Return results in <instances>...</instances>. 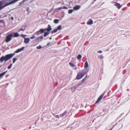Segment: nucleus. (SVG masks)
I'll use <instances>...</instances> for the list:
<instances>
[{
    "mask_svg": "<svg viewBox=\"0 0 130 130\" xmlns=\"http://www.w3.org/2000/svg\"><path fill=\"white\" fill-rule=\"evenodd\" d=\"M54 22L55 23L57 24L58 22V20L57 19H55L54 20Z\"/></svg>",
    "mask_w": 130,
    "mask_h": 130,
    "instance_id": "a211bd4d",
    "label": "nucleus"
},
{
    "mask_svg": "<svg viewBox=\"0 0 130 130\" xmlns=\"http://www.w3.org/2000/svg\"><path fill=\"white\" fill-rule=\"evenodd\" d=\"M11 19L12 20H13V18L12 17H11Z\"/></svg>",
    "mask_w": 130,
    "mask_h": 130,
    "instance_id": "f704fd0d",
    "label": "nucleus"
},
{
    "mask_svg": "<svg viewBox=\"0 0 130 130\" xmlns=\"http://www.w3.org/2000/svg\"><path fill=\"white\" fill-rule=\"evenodd\" d=\"M52 38L51 37L50 38V40H51L52 39Z\"/></svg>",
    "mask_w": 130,
    "mask_h": 130,
    "instance_id": "c9c22d12",
    "label": "nucleus"
},
{
    "mask_svg": "<svg viewBox=\"0 0 130 130\" xmlns=\"http://www.w3.org/2000/svg\"><path fill=\"white\" fill-rule=\"evenodd\" d=\"M50 32H45L44 35V37H45L47 36L49 34Z\"/></svg>",
    "mask_w": 130,
    "mask_h": 130,
    "instance_id": "dca6fc26",
    "label": "nucleus"
},
{
    "mask_svg": "<svg viewBox=\"0 0 130 130\" xmlns=\"http://www.w3.org/2000/svg\"><path fill=\"white\" fill-rule=\"evenodd\" d=\"M12 64H10L8 67V68L9 69H10L12 67Z\"/></svg>",
    "mask_w": 130,
    "mask_h": 130,
    "instance_id": "4be33fe9",
    "label": "nucleus"
},
{
    "mask_svg": "<svg viewBox=\"0 0 130 130\" xmlns=\"http://www.w3.org/2000/svg\"><path fill=\"white\" fill-rule=\"evenodd\" d=\"M73 11V10H68V13H71Z\"/></svg>",
    "mask_w": 130,
    "mask_h": 130,
    "instance_id": "412c9836",
    "label": "nucleus"
},
{
    "mask_svg": "<svg viewBox=\"0 0 130 130\" xmlns=\"http://www.w3.org/2000/svg\"><path fill=\"white\" fill-rule=\"evenodd\" d=\"M6 72L7 71H5L1 73L0 74V78L4 75L6 73Z\"/></svg>",
    "mask_w": 130,
    "mask_h": 130,
    "instance_id": "f8f14e48",
    "label": "nucleus"
},
{
    "mask_svg": "<svg viewBox=\"0 0 130 130\" xmlns=\"http://www.w3.org/2000/svg\"><path fill=\"white\" fill-rule=\"evenodd\" d=\"M82 57V56L80 55H78L77 57V59H79L81 58Z\"/></svg>",
    "mask_w": 130,
    "mask_h": 130,
    "instance_id": "aec40b11",
    "label": "nucleus"
},
{
    "mask_svg": "<svg viewBox=\"0 0 130 130\" xmlns=\"http://www.w3.org/2000/svg\"><path fill=\"white\" fill-rule=\"evenodd\" d=\"M56 117L58 118H59V116L58 115H57Z\"/></svg>",
    "mask_w": 130,
    "mask_h": 130,
    "instance_id": "7c9ffc66",
    "label": "nucleus"
},
{
    "mask_svg": "<svg viewBox=\"0 0 130 130\" xmlns=\"http://www.w3.org/2000/svg\"><path fill=\"white\" fill-rule=\"evenodd\" d=\"M40 38L41 39H43V37L42 36H41L40 37Z\"/></svg>",
    "mask_w": 130,
    "mask_h": 130,
    "instance_id": "c756f323",
    "label": "nucleus"
},
{
    "mask_svg": "<svg viewBox=\"0 0 130 130\" xmlns=\"http://www.w3.org/2000/svg\"><path fill=\"white\" fill-rule=\"evenodd\" d=\"M89 67L87 61H86L84 64V67L85 68H88Z\"/></svg>",
    "mask_w": 130,
    "mask_h": 130,
    "instance_id": "9b49d317",
    "label": "nucleus"
},
{
    "mask_svg": "<svg viewBox=\"0 0 130 130\" xmlns=\"http://www.w3.org/2000/svg\"><path fill=\"white\" fill-rule=\"evenodd\" d=\"M58 30L57 29H55L54 30H52L51 32L52 34L53 33H56L57 31Z\"/></svg>",
    "mask_w": 130,
    "mask_h": 130,
    "instance_id": "4468645a",
    "label": "nucleus"
},
{
    "mask_svg": "<svg viewBox=\"0 0 130 130\" xmlns=\"http://www.w3.org/2000/svg\"><path fill=\"white\" fill-rule=\"evenodd\" d=\"M69 65L72 67H74L75 66V64L72 62H70L69 63Z\"/></svg>",
    "mask_w": 130,
    "mask_h": 130,
    "instance_id": "ddd939ff",
    "label": "nucleus"
},
{
    "mask_svg": "<svg viewBox=\"0 0 130 130\" xmlns=\"http://www.w3.org/2000/svg\"><path fill=\"white\" fill-rule=\"evenodd\" d=\"M61 26H58L57 27V30H60L61 29Z\"/></svg>",
    "mask_w": 130,
    "mask_h": 130,
    "instance_id": "5701e85b",
    "label": "nucleus"
},
{
    "mask_svg": "<svg viewBox=\"0 0 130 130\" xmlns=\"http://www.w3.org/2000/svg\"><path fill=\"white\" fill-rule=\"evenodd\" d=\"M86 73L84 71L80 72L77 74L76 78L78 79H80L82 78L85 75Z\"/></svg>",
    "mask_w": 130,
    "mask_h": 130,
    "instance_id": "f03ea898",
    "label": "nucleus"
},
{
    "mask_svg": "<svg viewBox=\"0 0 130 130\" xmlns=\"http://www.w3.org/2000/svg\"><path fill=\"white\" fill-rule=\"evenodd\" d=\"M21 36L24 39H25V38H26L25 36V35H21Z\"/></svg>",
    "mask_w": 130,
    "mask_h": 130,
    "instance_id": "a878e982",
    "label": "nucleus"
},
{
    "mask_svg": "<svg viewBox=\"0 0 130 130\" xmlns=\"http://www.w3.org/2000/svg\"><path fill=\"white\" fill-rule=\"evenodd\" d=\"M35 38V36H33L31 37L30 38V39H34Z\"/></svg>",
    "mask_w": 130,
    "mask_h": 130,
    "instance_id": "bb28decb",
    "label": "nucleus"
},
{
    "mask_svg": "<svg viewBox=\"0 0 130 130\" xmlns=\"http://www.w3.org/2000/svg\"><path fill=\"white\" fill-rule=\"evenodd\" d=\"M2 2H1L0 1V5H2Z\"/></svg>",
    "mask_w": 130,
    "mask_h": 130,
    "instance_id": "72a5a7b5",
    "label": "nucleus"
},
{
    "mask_svg": "<svg viewBox=\"0 0 130 130\" xmlns=\"http://www.w3.org/2000/svg\"><path fill=\"white\" fill-rule=\"evenodd\" d=\"M52 29V28L50 25H48V27L47 28L45 29V30H47L48 31H50Z\"/></svg>",
    "mask_w": 130,
    "mask_h": 130,
    "instance_id": "1a4fd4ad",
    "label": "nucleus"
},
{
    "mask_svg": "<svg viewBox=\"0 0 130 130\" xmlns=\"http://www.w3.org/2000/svg\"><path fill=\"white\" fill-rule=\"evenodd\" d=\"M93 23V21L90 19L87 21V24L88 25H92Z\"/></svg>",
    "mask_w": 130,
    "mask_h": 130,
    "instance_id": "0eeeda50",
    "label": "nucleus"
},
{
    "mask_svg": "<svg viewBox=\"0 0 130 130\" xmlns=\"http://www.w3.org/2000/svg\"><path fill=\"white\" fill-rule=\"evenodd\" d=\"M112 3L114 4V5L116 6L117 8L119 9L121 7L122 5H120V4L119 3H118L116 2H112Z\"/></svg>",
    "mask_w": 130,
    "mask_h": 130,
    "instance_id": "20e7f679",
    "label": "nucleus"
},
{
    "mask_svg": "<svg viewBox=\"0 0 130 130\" xmlns=\"http://www.w3.org/2000/svg\"><path fill=\"white\" fill-rule=\"evenodd\" d=\"M104 95V94H101L100 95L99 98H98L96 102L95 103H98L102 99Z\"/></svg>",
    "mask_w": 130,
    "mask_h": 130,
    "instance_id": "39448f33",
    "label": "nucleus"
},
{
    "mask_svg": "<svg viewBox=\"0 0 130 130\" xmlns=\"http://www.w3.org/2000/svg\"><path fill=\"white\" fill-rule=\"evenodd\" d=\"M19 36V35L17 33H15L14 34V36L15 37H17Z\"/></svg>",
    "mask_w": 130,
    "mask_h": 130,
    "instance_id": "2eb2a0df",
    "label": "nucleus"
},
{
    "mask_svg": "<svg viewBox=\"0 0 130 130\" xmlns=\"http://www.w3.org/2000/svg\"><path fill=\"white\" fill-rule=\"evenodd\" d=\"M17 59L16 58H14L13 59V63H14L17 60Z\"/></svg>",
    "mask_w": 130,
    "mask_h": 130,
    "instance_id": "f3484780",
    "label": "nucleus"
},
{
    "mask_svg": "<svg viewBox=\"0 0 130 130\" xmlns=\"http://www.w3.org/2000/svg\"><path fill=\"white\" fill-rule=\"evenodd\" d=\"M45 30V29H40V31H39L40 32H41V33H43L44 31Z\"/></svg>",
    "mask_w": 130,
    "mask_h": 130,
    "instance_id": "b1692460",
    "label": "nucleus"
},
{
    "mask_svg": "<svg viewBox=\"0 0 130 130\" xmlns=\"http://www.w3.org/2000/svg\"><path fill=\"white\" fill-rule=\"evenodd\" d=\"M96 0H94V1H95Z\"/></svg>",
    "mask_w": 130,
    "mask_h": 130,
    "instance_id": "58836bf2",
    "label": "nucleus"
},
{
    "mask_svg": "<svg viewBox=\"0 0 130 130\" xmlns=\"http://www.w3.org/2000/svg\"><path fill=\"white\" fill-rule=\"evenodd\" d=\"M42 47L40 45L37 47V48L38 49H39L42 48Z\"/></svg>",
    "mask_w": 130,
    "mask_h": 130,
    "instance_id": "393cba45",
    "label": "nucleus"
},
{
    "mask_svg": "<svg viewBox=\"0 0 130 130\" xmlns=\"http://www.w3.org/2000/svg\"><path fill=\"white\" fill-rule=\"evenodd\" d=\"M2 7L1 6V5H0V9H2Z\"/></svg>",
    "mask_w": 130,
    "mask_h": 130,
    "instance_id": "473e14b6",
    "label": "nucleus"
},
{
    "mask_svg": "<svg viewBox=\"0 0 130 130\" xmlns=\"http://www.w3.org/2000/svg\"><path fill=\"white\" fill-rule=\"evenodd\" d=\"M80 8V6L79 5H76L73 8V9L75 10H77L79 9Z\"/></svg>",
    "mask_w": 130,
    "mask_h": 130,
    "instance_id": "9d476101",
    "label": "nucleus"
},
{
    "mask_svg": "<svg viewBox=\"0 0 130 130\" xmlns=\"http://www.w3.org/2000/svg\"><path fill=\"white\" fill-rule=\"evenodd\" d=\"M39 39V38H37V40H38Z\"/></svg>",
    "mask_w": 130,
    "mask_h": 130,
    "instance_id": "4c0bfd02",
    "label": "nucleus"
},
{
    "mask_svg": "<svg viewBox=\"0 0 130 130\" xmlns=\"http://www.w3.org/2000/svg\"><path fill=\"white\" fill-rule=\"evenodd\" d=\"M40 32V31H38L37 32H36V34L37 35H39V32Z\"/></svg>",
    "mask_w": 130,
    "mask_h": 130,
    "instance_id": "cd10ccee",
    "label": "nucleus"
},
{
    "mask_svg": "<svg viewBox=\"0 0 130 130\" xmlns=\"http://www.w3.org/2000/svg\"><path fill=\"white\" fill-rule=\"evenodd\" d=\"M15 55L14 53L8 54L5 56L1 57L0 59V61L2 62L4 60L6 61L12 58Z\"/></svg>",
    "mask_w": 130,
    "mask_h": 130,
    "instance_id": "f257e3e1",
    "label": "nucleus"
},
{
    "mask_svg": "<svg viewBox=\"0 0 130 130\" xmlns=\"http://www.w3.org/2000/svg\"><path fill=\"white\" fill-rule=\"evenodd\" d=\"M12 37L13 35H10L7 36L6 38V42H9L11 40V37Z\"/></svg>",
    "mask_w": 130,
    "mask_h": 130,
    "instance_id": "7ed1b4c3",
    "label": "nucleus"
},
{
    "mask_svg": "<svg viewBox=\"0 0 130 130\" xmlns=\"http://www.w3.org/2000/svg\"><path fill=\"white\" fill-rule=\"evenodd\" d=\"M30 41V40L29 38H25V39L24 40V42L27 44Z\"/></svg>",
    "mask_w": 130,
    "mask_h": 130,
    "instance_id": "6e6552de",
    "label": "nucleus"
},
{
    "mask_svg": "<svg viewBox=\"0 0 130 130\" xmlns=\"http://www.w3.org/2000/svg\"><path fill=\"white\" fill-rule=\"evenodd\" d=\"M50 42L48 43L47 44V45H49V44H50Z\"/></svg>",
    "mask_w": 130,
    "mask_h": 130,
    "instance_id": "2f4dec72",
    "label": "nucleus"
},
{
    "mask_svg": "<svg viewBox=\"0 0 130 130\" xmlns=\"http://www.w3.org/2000/svg\"><path fill=\"white\" fill-rule=\"evenodd\" d=\"M98 52L99 53H101L102 52V51H98Z\"/></svg>",
    "mask_w": 130,
    "mask_h": 130,
    "instance_id": "c85d7f7f",
    "label": "nucleus"
},
{
    "mask_svg": "<svg viewBox=\"0 0 130 130\" xmlns=\"http://www.w3.org/2000/svg\"><path fill=\"white\" fill-rule=\"evenodd\" d=\"M25 35V37H26L27 36V35Z\"/></svg>",
    "mask_w": 130,
    "mask_h": 130,
    "instance_id": "e433bc0d",
    "label": "nucleus"
},
{
    "mask_svg": "<svg viewBox=\"0 0 130 130\" xmlns=\"http://www.w3.org/2000/svg\"><path fill=\"white\" fill-rule=\"evenodd\" d=\"M25 48V47H23L20 48H19L17 50L15 51V53H18L22 51Z\"/></svg>",
    "mask_w": 130,
    "mask_h": 130,
    "instance_id": "423d86ee",
    "label": "nucleus"
},
{
    "mask_svg": "<svg viewBox=\"0 0 130 130\" xmlns=\"http://www.w3.org/2000/svg\"><path fill=\"white\" fill-rule=\"evenodd\" d=\"M68 9V8L67 7H63V8L60 7V8H59V9Z\"/></svg>",
    "mask_w": 130,
    "mask_h": 130,
    "instance_id": "6ab92c4d",
    "label": "nucleus"
}]
</instances>
